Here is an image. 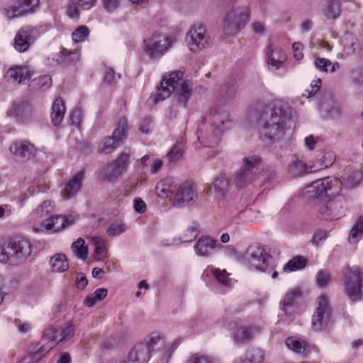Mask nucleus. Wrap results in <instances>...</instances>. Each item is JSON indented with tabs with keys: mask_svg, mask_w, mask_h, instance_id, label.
I'll return each mask as SVG.
<instances>
[{
	"mask_svg": "<svg viewBox=\"0 0 363 363\" xmlns=\"http://www.w3.org/2000/svg\"><path fill=\"white\" fill-rule=\"evenodd\" d=\"M233 125V121L224 108L214 106L198 128V140L204 147L216 145L223 133Z\"/></svg>",
	"mask_w": 363,
	"mask_h": 363,
	"instance_id": "1",
	"label": "nucleus"
},
{
	"mask_svg": "<svg viewBox=\"0 0 363 363\" xmlns=\"http://www.w3.org/2000/svg\"><path fill=\"white\" fill-rule=\"evenodd\" d=\"M290 120L281 114L279 108L265 107L257 118V124L261 136L264 140L276 143L283 139L291 125Z\"/></svg>",
	"mask_w": 363,
	"mask_h": 363,
	"instance_id": "2",
	"label": "nucleus"
},
{
	"mask_svg": "<svg viewBox=\"0 0 363 363\" xmlns=\"http://www.w3.org/2000/svg\"><path fill=\"white\" fill-rule=\"evenodd\" d=\"M155 191L160 198L173 197V206L177 207L189 204L196 197L194 189L189 182H181L174 178H166L159 182Z\"/></svg>",
	"mask_w": 363,
	"mask_h": 363,
	"instance_id": "3",
	"label": "nucleus"
},
{
	"mask_svg": "<svg viewBox=\"0 0 363 363\" xmlns=\"http://www.w3.org/2000/svg\"><path fill=\"white\" fill-rule=\"evenodd\" d=\"M277 258L272 254L271 250H266L259 243L250 245L245 252L238 256V260L248 270H255L260 272H277Z\"/></svg>",
	"mask_w": 363,
	"mask_h": 363,
	"instance_id": "4",
	"label": "nucleus"
},
{
	"mask_svg": "<svg viewBox=\"0 0 363 363\" xmlns=\"http://www.w3.org/2000/svg\"><path fill=\"white\" fill-rule=\"evenodd\" d=\"M30 241L22 237L11 240L6 248L0 247V262L7 263L11 266L23 264L31 254Z\"/></svg>",
	"mask_w": 363,
	"mask_h": 363,
	"instance_id": "5",
	"label": "nucleus"
},
{
	"mask_svg": "<svg viewBox=\"0 0 363 363\" xmlns=\"http://www.w3.org/2000/svg\"><path fill=\"white\" fill-rule=\"evenodd\" d=\"M261 160L256 155H250L242 159V167L234 177V182L238 188L243 189L251 184L260 172Z\"/></svg>",
	"mask_w": 363,
	"mask_h": 363,
	"instance_id": "6",
	"label": "nucleus"
},
{
	"mask_svg": "<svg viewBox=\"0 0 363 363\" xmlns=\"http://www.w3.org/2000/svg\"><path fill=\"white\" fill-rule=\"evenodd\" d=\"M57 333L54 328H48L43 333L40 342L31 345L29 353L23 359L24 363H37L48 352L54 348L57 344Z\"/></svg>",
	"mask_w": 363,
	"mask_h": 363,
	"instance_id": "7",
	"label": "nucleus"
},
{
	"mask_svg": "<svg viewBox=\"0 0 363 363\" xmlns=\"http://www.w3.org/2000/svg\"><path fill=\"white\" fill-rule=\"evenodd\" d=\"M250 19V11L246 8H235L229 11L223 23V32L227 36L238 34Z\"/></svg>",
	"mask_w": 363,
	"mask_h": 363,
	"instance_id": "8",
	"label": "nucleus"
},
{
	"mask_svg": "<svg viewBox=\"0 0 363 363\" xmlns=\"http://www.w3.org/2000/svg\"><path fill=\"white\" fill-rule=\"evenodd\" d=\"M317 211L318 217L322 220H337L345 211V199L338 196L332 199L321 201L318 204Z\"/></svg>",
	"mask_w": 363,
	"mask_h": 363,
	"instance_id": "9",
	"label": "nucleus"
},
{
	"mask_svg": "<svg viewBox=\"0 0 363 363\" xmlns=\"http://www.w3.org/2000/svg\"><path fill=\"white\" fill-rule=\"evenodd\" d=\"M170 46L171 42L168 37L154 34L143 40L142 50L144 54L153 60L164 55Z\"/></svg>",
	"mask_w": 363,
	"mask_h": 363,
	"instance_id": "10",
	"label": "nucleus"
},
{
	"mask_svg": "<svg viewBox=\"0 0 363 363\" xmlns=\"http://www.w3.org/2000/svg\"><path fill=\"white\" fill-rule=\"evenodd\" d=\"M331 318V307L328 298L321 295L316 300L315 311L312 318V328L314 330H320L326 327Z\"/></svg>",
	"mask_w": 363,
	"mask_h": 363,
	"instance_id": "11",
	"label": "nucleus"
},
{
	"mask_svg": "<svg viewBox=\"0 0 363 363\" xmlns=\"http://www.w3.org/2000/svg\"><path fill=\"white\" fill-rule=\"evenodd\" d=\"M183 78V73L181 71L171 72L168 77H165L160 83V86L154 96H151L152 101L157 104L168 98L171 93L174 91L179 86V82Z\"/></svg>",
	"mask_w": 363,
	"mask_h": 363,
	"instance_id": "12",
	"label": "nucleus"
},
{
	"mask_svg": "<svg viewBox=\"0 0 363 363\" xmlns=\"http://www.w3.org/2000/svg\"><path fill=\"white\" fill-rule=\"evenodd\" d=\"M130 151L124 150L112 162L107 164L102 173V177L108 181H114L123 174L130 160Z\"/></svg>",
	"mask_w": 363,
	"mask_h": 363,
	"instance_id": "13",
	"label": "nucleus"
},
{
	"mask_svg": "<svg viewBox=\"0 0 363 363\" xmlns=\"http://www.w3.org/2000/svg\"><path fill=\"white\" fill-rule=\"evenodd\" d=\"M208 35L202 25H194L186 35V42L189 50L196 52L204 49L208 43Z\"/></svg>",
	"mask_w": 363,
	"mask_h": 363,
	"instance_id": "14",
	"label": "nucleus"
},
{
	"mask_svg": "<svg viewBox=\"0 0 363 363\" xmlns=\"http://www.w3.org/2000/svg\"><path fill=\"white\" fill-rule=\"evenodd\" d=\"M344 279L349 298L353 302L360 301L362 298L363 274H346Z\"/></svg>",
	"mask_w": 363,
	"mask_h": 363,
	"instance_id": "15",
	"label": "nucleus"
},
{
	"mask_svg": "<svg viewBox=\"0 0 363 363\" xmlns=\"http://www.w3.org/2000/svg\"><path fill=\"white\" fill-rule=\"evenodd\" d=\"M38 5L39 0H17L5 9V14L9 19L21 17L33 13Z\"/></svg>",
	"mask_w": 363,
	"mask_h": 363,
	"instance_id": "16",
	"label": "nucleus"
},
{
	"mask_svg": "<svg viewBox=\"0 0 363 363\" xmlns=\"http://www.w3.org/2000/svg\"><path fill=\"white\" fill-rule=\"evenodd\" d=\"M266 58L269 68L276 71L286 60V55L279 46L270 43L266 49Z\"/></svg>",
	"mask_w": 363,
	"mask_h": 363,
	"instance_id": "17",
	"label": "nucleus"
},
{
	"mask_svg": "<svg viewBox=\"0 0 363 363\" xmlns=\"http://www.w3.org/2000/svg\"><path fill=\"white\" fill-rule=\"evenodd\" d=\"M303 292L300 288H295L286 294L280 303V309L286 316L291 317L296 311L298 301L301 298Z\"/></svg>",
	"mask_w": 363,
	"mask_h": 363,
	"instance_id": "18",
	"label": "nucleus"
},
{
	"mask_svg": "<svg viewBox=\"0 0 363 363\" xmlns=\"http://www.w3.org/2000/svg\"><path fill=\"white\" fill-rule=\"evenodd\" d=\"M9 149L16 159L23 160H28L35 157L37 151L34 145L28 141L14 142Z\"/></svg>",
	"mask_w": 363,
	"mask_h": 363,
	"instance_id": "19",
	"label": "nucleus"
},
{
	"mask_svg": "<svg viewBox=\"0 0 363 363\" xmlns=\"http://www.w3.org/2000/svg\"><path fill=\"white\" fill-rule=\"evenodd\" d=\"M150 359V353L147 347L140 342L129 352L126 359L120 363H147Z\"/></svg>",
	"mask_w": 363,
	"mask_h": 363,
	"instance_id": "20",
	"label": "nucleus"
},
{
	"mask_svg": "<svg viewBox=\"0 0 363 363\" xmlns=\"http://www.w3.org/2000/svg\"><path fill=\"white\" fill-rule=\"evenodd\" d=\"M218 246L220 244L217 240L209 236H201L194 245V250L198 256L207 257L211 256Z\"/></svg>",
	"mask_w": 363,
	"mask_h": 363,
	"instance_id": "21",
	"label": "nucleus"
},
{
	"mask_svg": "<svg viewBox=\"0 0 363 363\" xmlns=\"http://www.w3.org/2000/svg\"><path fill=\"white\" fill-rule=\"evenodd\" d=\"M259 332L256 325H242L234 332L233 340L236 344H246L250 342Z\"/></svg>",
	"mask_w": 363,
	"mask_h": 363,
	"instance_id": "22",
	"label": "nucleus"
},
{
	"mask_svg": "<svg viewBox=\"0 0 363 363\" xmlns=\"http://www.w3.org/2000/svg\"><path fill=\"white\" fill-rule=\"evenodd\" d=\"M193 84L189 81H184L175 90V98L177 106L184 108L188 106V102L192 96Z\"/></svg>",
	"mask_w": 363,
	"mask_h": 363,
	"instance_id": "23",
	"label": "nucleus"
},
{
	"mask_svg": "<svg viewBox=\"0 0 363 363\" xmlns=\"http://www.w3.org/2000/svg\"><path fill=\"white\" fill-rule=\"evenodd\" d=\"M73 223L74 219L71 216H56L47 219L43 223V226L47 230L57 233Z\"/></svg>",
	"mask_w": 363,
	"mask_h": 363,
	"instance_id": "24",
	"label": "nucleus"
},
{
	"mask_svg": "<svg viewBox=\"0 0 363 363\" xmlns=\"http://www.w3.org/2000/svg\"><path fill=\"white\" fill-rule=\"evenodd\" d=\"M289 174L291 177H298L305 174L317 172L315 165H308L303 161L300 160H293L287 168Z\"/></svg>",
	"mask_w": 363,
	"mask_h": 363,
	"instance_id": "25",
	"label": "nucleus"
},
{
	"mask_svg": "<svg viewBox=\"0 0 363 363\" xmlns=\"http://www.w3.org/2000/svg\"><path fill=\"white\" fill-rule=\"evenodd\" d=\"M84 178V172H77L72 179L65 186L62 191V196L69 199L77 194L82 186V182Z\"/></svg>",
	"mask_w": 363,
	"mask_h": 363,
	"instance_id": "26",
	"label": "nucleus"
},
{
	"mask_svg": "<svg viewBox=\"0 0 363 363\" xmlns=\"http://www.w3.org/2000/svg\"><path fill=\"white\" fill-rule=\"evenodd\" d=\"M6 77L12 82L26 83L30 79V72L27 67L16 66L7 71Z\"/></svg>",
	"mask_w": 363,
	"mask_h": 363,
	"instance_id": "27",
	"label": "nucleus"
},
{
	"mask_svg": "<svg viewBox=\"0 0 363 363\" xmlns=\"http://www.w3.org/2000/svg\"><path fill=\"white\" fill-rule=\"evenodd\" d=\"M332 180L330 177H325L321 179L316 180L308 186L307 191L314 194L316 197L324 196L328 190L331 189Z\"/></svg>",
	"mask_w": 363,
	"mask_h": 363,
	"instance_id": "28",
	"label": "nucleus"
},
{
	"mask_svg": "<svg viewBox=\"0 0 363 363\" xmlns=\"http://www.w3.org/2000/svg\"><path fill=\"white\" fill-rule=\"evenodd\" d=\"M164 336L157 332H153L147 335L142 343L145 344L151 354L155 350H161L166 345Z\"/></svg>",
	"mask_w": 363,
	"mask_h": 363,
	"instance_id": "29",
	"label": "nucleus"
},
{
	"mask_svg": "<svg viewBox=\"0 0 363 363\" xmlns=\"http://www.w3.org/2000/svg\"><path fill=\"white\" fill-rule=\"evenodd\" d=\"M264 360V352L259 348H249L245 357H240L235 359L233 363H262Z\"/></svg>",
	"mask_w": 363,
	"mask_h": 363,
	"instance_id": "30",
	"label": "nucleus"
},
{
	"mask_svg": "<svg viewBox=\"0 0 363 363\" xmlns=\"http://www.w3.org/2000/svg\"><path fill=\"white\" fill-rule=\"evenodd\" d=\"M65 113V104L62 98H57L52 106V111L50 113L52 123L54 125H59L62 121Z\"/></svg>",
	"mask_w": 363,
	"mask_h": 363,
	"instance_id": "31",
	"label": "nucleus"
},
{
	"mask_svg": "<svg viewBox=\"0 0 363 363\" xmlns=\"http://www.w3.org/2000/svg\"><path fill=\"white\" fill-rule=\"evenodd\" d=\"M363 179V172L359 169L349 170L342 177V184L348 187H356Z\"/></svg>",
	"mask_w": 363,
	"mask_h": 363,
	"instance_id": "32",
	"label": "nucleus"
},
{
	"mask_svg": "<svg viewBox=\"0 0 363 363\" xmlns=\"http://www.w3.org/2000/svg\"><path fill=\"white\" fill-rule=\"evenodd\" d=\"M91 242L94 247V259L100 261L108 257V250L105 240L101 237H92L91 238Z\"/></svg>",
	"mask_w": 363,
	"mask_h": 363,
	"instance_id": "33",
	"label": "nucleus"
},
{
	"mask_svg": "<svg viewBox=\"0 0 363 363\" xmlns=\"http://www.w3.org/2000/svg\"><path fill=\"white\" fill-rule=\"evenodd\" d=\"M30 36L28 30H19L14 38L15 49L20 52H26L30 45Z\"/></svg>",
	"mask_w": 363,
	"mask_h": 363,
	"instance_id": "34",
	"label": "nucleus"
},
{
	"mask_svg": "<svg viewBox=\"0 0 363 363\" xmlns=\"http://www.w3.org/2000/svg\"><path fill=\"white\" fill-rule=\"evenodd\" d=\"M51 272H66L69 269V264L64 254H57L50 259Z\"/></svg>",
	"mask_w": 363,
	"mask_h": 363,
	"instance_id": "35",
	"label": "nucleus"
},
{
	"mask_svg": "<svg viewBox=\"0 0 363 363\" xmlns=\"http://www.w3.org/2000/svg\"><path fill=\"white\" fill-rule=\"evenodd\" d=\"M71 251L73 256L79 259L84 261L88 257V247L85 244V240L81 238L72 244Z\"/></svg>",
	"mask_w": 363,
	"mask_h": 363,
	"instance_id": "36",
	"label": "nucleus"
},
{
	"mask_svg": "<svg viewBox=\"0 0 363 363\" xmlns=\"http://www.w3.org/2000/svg\"><path fill=\"white\" fill-rule=\"evenodd\" d=\"M228 179L224 175L220 174L212 182L211 189L217 194L218 197H223L228 189Z\"/></svg>",
	"mask_w": 363,
	"mask_h": 363,
	"instance_id": "37",
	"label": "nucleus"
},
{
	"mask_svg": "<svg viewBox=\"0 0 363 363\" xmlns=\"http://www.w3.org/2000/svg\"><path fill=\"white\" fill-rule=\"evenodd\" d=\"M345 52L347 55H352L360 50V45L356 35L347 33L343 40Z\"/></svg>",
	"mask_w": 363,
	"mask_h": 363,
	"instance_id": "38",
	"label": "nucleus"
},
{
	"mask_svg": "<svg viewBox=\"0 0 363 363\" xmlns=\"http://www.w3.org/2000/svg\"><path fill=\"white\" fill-rule=\"evenodd\" d=\"M314 65L317 69L323 72H334L340 67L338 62L333 63L330 60L323 57H316Z\"/></svg>",
	"mask_w": 363,
	"mask_h": 363,
	"instance_id": "39",
	"label": "nucleus"
},
{
	"mask_svg": "<svg viewBox=\"0 0 363 363\" xmlns=\"http://www.w3.org/2000/svg\"><path fill=\"white\" fill-rule=\"evenodd\" d=\"M128 122L125 117L123 116L116 121V126L113 132V137L118 140L123 141L128 135Z\"/></svg>",
	"mask_w": 363,
	"mask_h": 363,
	"instance_id": "40",
	"label": "nucleus"
},
{
	"mask_svg": "<svg viewBox=\"0 0 363 363\" xmlns=\"http://www.w3.org/2000/svg\"><path fill=\"white\" fill-rule=\"evenodd\" d=\"M53 209L52 202L51 201H45L32 213V216L34 218H44L52 213Z\"/></svg>",
	"mask_w": 363,
	"mask_h": 363,
	"instance_id": "41",
	"label": "nucleus"
},
{
	"mask_svg": "<svg viewBox=\"0 0 363 363\" xmlns=\"http://www.w3.org/2000/svg\"><path fill=\"white\" fill-rule=\"evenodd\" d=\"M121 140H118L113 135L106 137L104 139L99 152L104 154L113 152L119 145Z\"/></svg>",
	"mask_w": 363,
	"mask_h": 363,
	"instance_id": "42",
	"label": "nucleus"
},
{
	"mask_svg": "<svg viewBox=\"0 0 363 363\" xmlns=\"http://www.w3.org/2000/svg\"><path fill=\"white\" fill-rule=\"evenodd\" d=\"M363 234V216L359 217L355 222L350 230L349 241L350 243L357 242L362 237Z\"/></svg>",
	"mask_w": 363,
	"mask_h": 363,
	"instance_id": "43",
	"label": "nucleus"
},
{
	"mask_svg": "<svg viewBox=\"0 0 363 363\" xmlns=\"http://www.w3.org/2000/svg\"><path fill=\"white\" fill-rule=\"evenodd\" d=\"M285 344L289 349L297 354L303 352L306 347L305 341L294 337H288L285 341Z\"/></svg>",
	"mask_w": 363,
	"mask_h": 363,
	"instance_id": "44",
	"label": "nucleus"
},
{
	"mask_svg": "<svg viewBox=\"0 0 363 363\" xmlns=\"http://www.w3.org/2000/svg\"><path fill=\"white\" fill-rule=\"evenodd\" d=\"M306 264V259L301 256H296L289 260L284 267V272L303 269Z\"/></svg>",
	"mask_w": 363,
	"mask_h": 363,
	"instance_id": "45",
	"label": "nucleus"
},
{
	"mask_svg": "<svg viewBox=\"0 0 363 363\" xmlns=\"http://www.w3.org/2000/svg\"><path fill=\"white\" fill-rule=\"evenodd\" d=\"M339 0H328L325 15L328 19H335L340 13Z\"/></svg>",
	"mask_w": 363,
	"mask_h": 363,
	"instance_id": "46",
	"label": "nucleus"
},
{
	"mask_svg": "<svg viewBox=\"0 0 363 363\" xmlns=\"http://www.w3.org/2000/svg\"><path fill=\"white\" fill-rule=\"evenodd\" d=\"M128 226L123 222H113L106 229V233L110 237L118 236L125 232Z\"/></svg>",
	"mask_w": 363,
	"mask_h": 363,
	"instance_id": "47",
	"label": "nucleus"
},
{
	"mask_svg": "<svg viewBox=\"0 0 363 363\" xmlns=\"http://www.w3.org/2000/svg\"><path fill=\"white\" fill-rule=\"evenodd\" d=\"M335 160V155L333 152H326L322 157L318 164H315L317 171L330 167Z\"/></svg>",
	"mask_w": 363,
	"mask_h": 363,
	"instance_id": "48",
	"label": "nucleus"
},
{
	"mask_svg": "<svg viewBox=\"0 0 363 363\" xmlns=\"http://www.w3.org/2000/svg\"><path fill=\"white\" fill-rule=\"evenodd\" d=\"M236 89L235 86L224 85L219 89V97L223 101L233 99L235 96Z\"/></svg>",
	"mask_w": 363,
	"mask_h": 363,
	"instance_id": "49",
	"label": "nucleus"
},
{
	"mask_svg": "<svg viewBox=\"0 0 363 363\" xmlns=\"http://www.w3.org/2000/svg\"><path fill=\"white\" fill-rule=\"evenodd\" d=\"M321 110L325 111V117L331 119H337L340 118L342 111L339 106L333 104L329 108H326L323 104H319Z\"/></svg>",
	"mask_w": 363,
	"mask_h": 363,
	"instance_id": "50",
	"label": "nucleus"
},
{
	"mask_svg": "<svg viewBox=\"0 0 363 363\" xmlns=\"http://www.w3.org/2000/svg\"><path fill=\"white\" fill-rule=\"evenodd\" d=\"M89 34V28L84 26H81L72 33V40L75 43L83 42Z\"/></svg>",
	"mask_w": 363,
	"mask_h": 363,
	"instance_id": "51",
	"label": "nucleus"
},
{
	"mask_svg": "<svg viewBox=\"0 0 363 363\" xmlns=\"http://www.w3.org/2000/svg\"><path fill=\"white\" fill-rule=\"evenodd\" d=\"M184 152V145L182 143L176 144L168 152L167 157L172 162H176L182 156Z\"/></svg>",
	"mask_w": 363,
	"mask_h": 363,
	"instance_id": "52",
	"label": "nucleus"
},
{
	"mask_svg": "<svg viewBox=\"0 0 363 363\" xmlns=\"http://www.w3.org/2000/svg\"><path fill=\"white\" fill-rule=\"evenodd\" d=\"M230 274H211V276L213 279L219 284L225 286H231L236 281L229 277Z\"/></svg>",
	"mask_w": 363,
	"mask_h": 363,
	"instance_id": "53",
	"label": "nucleus"
},
{
	"mask_svg": "<svg viewBox=\"0 0 363 363\" xmlns=\"http://www.w3.org/2000/svg\"><path fill=\"white\" fill-rule=\"evenodd\" d=\"M186 363H220L217 359L213 357L203 355V354H195L189 358Z\"/></svg>",
	"mask_w": 363,
	"mask_h": 363,
	"instance_id": "54",
	"label": "nucleus"
},
{
	"mask_svg": "<svg viewBox=\"0 0 363 363\" xmlns=\"http://www.w3.org/2000/svg\"><path fill=\"white\" fill-rule=\"evenodd\" d=\"M200 233L199 226L197 223H193L190 225L186 230V234L184 235L183 238V242H189L191 241L196 238V237Z\"/></svg>",
	"mask_w": 363,
	"mask_h": 363,
	"instance_id": "55",
	"label": "nucleus"
},
{
	"mask_svg": "<svg viewBox=\"0 0 363 363\" xmlns=\"http://www.w3.org/2000/svg\"><path fill=\"white\" fill-rule=\"evenodd\" d=\"M321 86V80L320 79H318L316 80H314L311 82L310 85L311 89H306L304 92L302 94L303 96H305L306 98H309L311 96L315 94L320 89Z\"/></svg>",
	"mask_w": 363,
	"mask_h": 363,
	"instance_id": "56",
	"label": "nucleus"
},
{
	"mask_svg": "<svg viewBox=\"0 0 363 363\" xmlns=\"http://www.w3.org/2000/svg\"><path fill=\"white\" fill-rule=\"evenodd\" d=\"M103 7L108 13H113L121 6V0H101Z\"/></svg>",
	"mask_w": 363,
	"mask_h": 363,
	"instance_id": "57",
	"label": "nucleus"
},
{
	"mask_svg": "<svg viewBox=\"0 0 363 363\" xmlns=\"http://www.w3.org/2000/svg\"><path fill=\"white\" fill-rule=\"evenodd\" d=\"M74 335V328L72 324L67 325L60 332L61 338L59 342L62 340H69Z\"/></svg>",
	"mask_w": 363,
	"mask_h": 363,
	"instance_id": "58",
	"label": "nucleus"
},
{
	"mask_svg": "<svg viewBox=\"0 0 363 363\" xmlns=\"http://www.w3.org/2000/svg\"><path fill=\"white\" fill-rule=\"evenodd\" d=\"M328 238V231L325 230H317L313 237L312 242L318 245L320 242L326 240Z\"/></svg>",
	"mask_w": 363,
	"mask_h": 363,
	"instance_id": "59",
	"label": "nucleus"
},
{
	"mask_svg": "<svg viewBox=\"0 0 363 363\" xmlns=\"http://www.w3.org/2000/svg\"><path fill=\"white\" fill-rule=\"evenodd\" d=\"M330 274H318L316 277L317 285L319 288H325L330 282Z\"/></svg>",
	"mask_w": 363,
	"mask_h": 363,
	"instance_id": "60",
	"label": "nucleus"
},
{
	"mask_svg": "<svg viewBox=\"0 0 363 363\" xmlns=\"http://www.w3.org/2000/svg\"><path fill=\"white\" fill-rule=\"evenodd\" d=\"M78 5L74 1L70 0L69 4L67 9V14L71 18H78L79 17V9Z\"/></svg>",
	"mask_w": 363,
	"mask_h": 363,
	"instance_id": "61",
	"label": "nucleus"
},
{
	"mask_svg": "<svg viewBox=\"0 0 363 363\" xmlns=\"http://www.w3.org/2000/svg\"><path fill=\"white\" fill-rule=\"evenodd\" d=\"M351 78L355 84L363 82V69L357 67L351 72Z\"/></svg>",
	"mask_w": 363,
	"mask_h": 363,
	"instance_id": "62",
	"label": "nucleus"
},
{
	"mask_svg": "<svg viewBox=\"0 0 363 363\" xmlns=\"http://www.w3.org/2000/svg\"><path fill=\"white\" fill-rule=\"evenodd\" d=\"M294 56L297 60H301L303 57V45L300 42H296L292 45Z\"/></svg>",
	"mask_w": 363,
	"mask_h": 363,
	"instance_id": "63",
	"label": "nucleus"
},
{
	"mask_svg": "<svg viewBox=\"0 0 363 363\" xmlns=\"http://www.w3.org/2000/svg\"><path fill=\"white\" fill-rule=\"evenodd\" d=\"M23 109V108L21 105L18 104H14L9 111L8 114L11 116L20 118L22 116Z\"/></svg>",
	"mask_w": 363,
	"mask_h": 363,
	"instance_id": "64",
	"label": "nucleus"
}]
</instances>
